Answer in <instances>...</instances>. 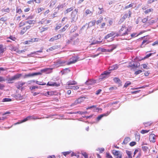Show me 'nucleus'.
I'll return each instance as SVG.
<instances>
[{"label": "nucleus", "instance_id": "1", "mask_svg": "<svg viewBox=\"0 0 158 158\" xmlns=\"http://www.w3.org/2000/svg\"><path fill=\"white\" fill-rule=\"evenodd\" d=\"M21 76L22 74H17L12 77L8 79V83H13V82H11V81L18 80Z\"/></svg>", "mask_w": 158, "mask_h": 158}, {"label": "nucleus", "instance_id": "2", "mask_svg": "<svg viewBox=\"0 0 158 158\" xmlns=\"http://www.w3.org/2000/svg\"><path fill=\"white\" fill-rule=\"evenodd\" d=\"M78 19L77 15L76 13L74 12H72L71 14V22H75Z\"/></svg>", "mask_w": 158, "mask_h": 158}, {"label": "nucleus", "instance_id": "3", "mask_svg": "<svg viewBox=\"0 0 158 158\" xmlns=\"http://www.w3.org/2000/svg\"><path fill=\"white\" fill-rule=\"evenodd\" d=\"M41 73L40 72H39L38 73H29L28 74H25L24 76V78H26L27 77H31L35 76L41 75Z\"/></svg>", "mask_w": 158, "mask_h": 158}, {"label": "nucleus", "instance_id": "4", "mask_svg": "<svg viewBox=\"0 0 158 158\" xmlns=\"http://www.w3.org/2000/svg\"><path fill=\"white\" fill-rule=\"evenodd\" d=\"M85 98L84 97H80L78 98L76 101H75L74 103L73 104V105H77L78 104L82 102Z\"/></svg>", "mask_w": 158, "mask_h": 158}, {"label": "nucleus", "instance_id": "5", "mask_svg": "<svg viewBox=\"0 0 158 158\" xmlns=\"http://www.w3.org/2000/svg\"><path fill=\"white\" fill-rule=\"evenodd\" d=\"M110 72H108L107 71H105L102 73L100 76V79H102L104 78H106L107 77V76L108 75Z\"/></svg>", "mask_w": 158, "mask_h": 158}, {"label": "nucleus", "instance_id": "6", "mask_svg": "<svg viewBox=\"0 0 158 158\" xmlns=\"http://www.w3.org/2000/svg\"><path fill=\"white\" fill-rule=\"evenodd\" d=\"M31 27V26L30 25H28L23 27L20 33V34L23 35L27 30L29 29Z\"/></svg>", "mask_w": 158, "mask_h": 158}, {"label": "nucleus", "instance_id": "7", "mask_svg": "<svg viewBox=\"0 0 158 158\" xmlns=\"http://www.w3.org/2000/svg\"><path fill=\"white\" fill-rule=\"evenodd\" d=\"M110 113V112H107L106 113L100 115L98 116L97 118V120L99 121L104 116H108Z\"/></svg>", "mask_w": 158, "mask_h": 158}, {"label": "nucleus", "instance_id": "8", "mask_svg": "<svg viewBox=\"0 0 158 158\" xmlns=\"http://www.w3.org/2000/svg\"><path fill=\"white\" fill-rule=\"evenodd\" d=\"M61 37V35L60 34H59L57 35L53 36L52 38H51L49 40V41L52 42L54 41L55 40H57L59 38H60Z\"/></svg>", "mask_w": 158, "mask_h": 158}, {"label": "nucleus", "instance_id": "9", "mask_svg": "<svg viewBox=\"0 0 158 158\" xmlns=\"http://www.w3.org/2000/svg\"><path fill=\"white\" fill-rule=\"evenodd\" d=\"M65 63V61L61 60H58L56 63V65L57 67L63 66L64 65V64Z\"/></svg>", "mask_w": 158, "mask_h": 158}, {"label": "nucleus", "instance_id": "10", "mask_svg": "<svg viewBox=\"0 0 158 158\" xmlns=\"http://www.w3.org/2000/svg\"><path fill=\"white\" fill-rule=\"evenodd\" d=\"M47 85L50 86H60V84H57L56 82H48L47 84Z\"/></svg>", "mask_w": 158, "mask_h": 158}, {"label": "nucleus", "instance_id": "11", "mask_svg": "<svg viewBox=\"0 0 158 158\" xmlns=\"http://www.w3.org/2000/svg\"><path fill=\"white\" fill-rule=\"evenodd\" d=\"M155 135L154 134H151L149 135V139L151 142L154 143L156 141Z\"/></svg>", "mask_w": 158, "mask_h": 158}, {"label": "nucleus", "instance_id": "12", "mask_svg": "<svg viewBox=\"0 0 158 158\" xmlns=\"http://www.w3.org/2000/svg\"><path fill=\"white\" fill-rule=\"evenodd\" d=\"M96 82L95 80H87L85 82V84L86 85H93Z\"/></svg>", "mask_w": 158, "mask_h": 158}, {"label": "nucleus", "instance_id": "13", "mask_svg": "<svg viewBox=\"0 0 158 158\" xmlns=\"http://www.w3.org/2000/svg\"><path fill=\"white\" fill-rule=\"evenodd\" d=\"M118 66L117 64H115L110 66L109 68V71H112L116 70L118 68Z\"/></svg>", "mask_w": 158, "mask_h": 158}, {"label": "nucleus", "instance_id": "14", "mask_svg": "<svg viewBox=\"0 0 158 158\" xmlns=\"http://www.w3.org/2000/svg\"><path fill=\"white\" fill-rule=\"evenodd\" d=\"M96 21L95 20H93L89 23L87 29H88L95 25Z\"/></svg>", "mask_w": 158, "mask_h": 158}, {"label": "nucleus", "instance_id": "15", "mask_svg": "<svg viewBox=\"0 0 158 158\" xmlns=\"http://www.w3.org/2000/svg\"><path fill=\"white\" fill-rule=\"evenodd\" d=\"M72 60L67 63V65H70L71 64L75 63L77 61V59L75 57L73 58Z\"/></svg>", "mask_w": 158, "mask_h": 158}, {"label": "nucleus", "instance_id": "16", "mask_svg": "<svg viewBox=\"0 0 158 158\" xmlns=\"http://www.w3.org/2000/svg\"><path fill=\"white\" fill-rule=\"evenodd\" d=\"M55 93L56 92L54 91H51L50 92L48 91L46 93H45L44 94V95L45 96H47V95H50V96H52L53 95H55Z\"/></svg>", "mask_w": 158, "mask_h": 158}, {"label": "nucleus", "instance_id": "17", "mask_svg": "<svg viewBox=\"0 0 158 158\" xmlns=\"http://www.w3.org/2000/svg\"><path fill=\"white\" fill-rule=\"evenodd\" d=\"M115 35L114 32L112 31L110 34L107 35L104 38L105 39H106L110 37H112V36Z\"/></svg>", "mask_w": 158, "mask_h": 158}, {"label": "nucleus", "instance_id": "18", "mask_svg": "<svg viewBox=\"0 0 158 158\" xmlns=\"http://www.w3.org/2000/svg\"><path fill=\"white\" fill-rule=\"evenodd\" d=\"M36 22V21L35 20H29L26 21V23H28L29 24H34Z\"/></svg>", "mask_w": 158, "mask_h": 158}, {"label": "nucleus", "instance_id": "19", "mask_svg": "<svg viewBox=\"0 0 158 158\" xmlns=\"http://www.w3.org/2000/svg\"><path fill=\"white\" fill-rule=\"evenodd\" d=\"M58 48V46L57 45L53 46L50 48H49L47 49V52H49V51H52L54 50L57 48Z\"/></svg>", "mask_w": 158, "mask_h": 158}, {"label": "nucleus", "instance_id": "20", "mask_svg": "<svg viewBox=\"0 0 158 158\" xmlns=\"http://www.w3.org/2000/svg\"><path fill=\"white\" fill-rule=\"evenodd\" d=\"M77 84V82L75 81H69L67 83V85H76Z\"/></svg>", "mask_w": 158, "mask_h": 158}, {"label": "nucleus", "instance_id": "21", "mask_svg": "<svg viewBox=\"0 0 158 158\" xmlns=\"http://www.w3.org/2000/svg\"><path fill=\"white\" fill-rule=\"evenodd\" d=\"M98 9L99 10V11L97 13V14L99 15L103 13L104 12V10L103 8L102 7H99L98 8Z\"/></svg>", "mask_w": 158, "mask_h": 158}, {"label": "nucleus", "instance_id": "22", "mask_svg": "<svg viewBox=\"0 0 158 158\" xmlns=\"http://www.w3.org/2000/svg\"><path fill=\"white\" fill-rule=\"evenodd\" d=\"M130 138L128 137H126L125 138V139H124V140L123 141L122 144L123 143L124 144H126L128 142H129L130 141Z\"/></svg>", "mask_w": 158, "mask_h": 158}, {"label": "nucleus", "instance_id": "23", "mask_svg": "<svg viewBox=\"0 0 158 158\" xmlns=\"http://www.w3.org/2000/svg\"><path fill=\"white\" fill-rule=\"evenodd\" d=\"M74 7H72L70 8L67 9L66 10L64 11V13L65 14H67L70 11H72L74 9Z\"/></svg>", "mask_w": 158, "mask_h": 158}, {"label": "nucleus", "instance_id": "24", "mask_svg": "<svg viewBox=\"0 0 158 158\" xmlns=\"http://www.w3.org/2000/svg\"><path fill=\"white\" fill-rule=\"evenodd\" d=\"M4 51V48L3 45H0V56H1V55L2 54Z\"/></svg>", "mask_w": 158, "mask_h": 158}, {"label": "nucleus", "instance_id": "25", "mask_svg": "<svg viewBox=\"0 0 158 158\" xmlns=\"http://www.w3.org/2000/svg\"><path fill=\"white\" fill-rule=\"evenodd\" d=\"M113 154L115 156H118L120 155V152L119 151L113 150L112 151Z\"/></svg>", "mask_w": 158, "mask_h": 158}, {"label": "nucleus", "instance_id": "26", "mask_svg": "<svg viewBox=\"0 0 158 158\" xmlns=\"http://www.w3.org/2000/svg\"><path fill=\"white\" fill-rule=\"evenodd\" d=\"M103 19V17L101 16L99 18V19L96 22V23L97 25H98L99 23L102 22Z\"/></svg>", "mask_w": 158, "mask_h": 158}, {"label": "nucleus", "instance_id": "27", "mask_svg": "<svg viewBox=\"0 0 158 158\" xmlns=\"http://www.w3.org/2000/svg\"><path fill=\"white\" fill-rule=\"evenodd\" d=\"M69 26V24H66L63 28L60 30V32H62L65 31L66 29Z\"/></svg>", "mask_w": 158, "mask_h": 158}, {"label": "nucleus", "instance_id": "28", "mask_svg": "<svg viewBox=\"0 0 158 158\" xmlns=\"http://www.w3.org/2000/svg\"><path fill=\"white\" fill-rule=\"evenodd\" d=\"M112 48H111L110 49H108L107 50H106V51L108 52H112L114 49H115L116 47L117 46L114 45H113L112 46Z\"/></svg>", "mask_w": 158, "mask_h": 158}, {"label": "nucleus", "instance_id": "29", "mask_svg": "<svg viewBox=\"0 0 158 158\" xmlns=\"http://www.w3.org/2000/svg\"><path fill=\"white\" fill-rule=\"evenodd\" d=\"M126 153L128 155V158H132L131 156V152L130 151L127 150Z\"/></svg>", "mask_w": 158, "mask_h": 158}, {"label": "nucleus", "instance_id": "30", "mask_svg": "<svg viewBox=\"0 0 158 158\" xmlns=\"http://www.w3.org/2000/svg\"><path fill=\"white\" fill-rule=\"evenodd\" d=\"M26 21L25 22H21L19 24V27H22L24 26L26 24V23H25Z\"/></svg>", "mask_w": 158, "mask_h": 158}, {"label": "nucleus", "instance_id": "31", "mask_svg": "<svg viewBox=\"0 0 158 158\" xmlns=\"http://www.w3.org/2000/svg\"><path fill=\"white\" fill-rule=\"evenodd\" d=\"M149 43V42L147 40H144L143 41L142 44L141 45V48L144 47V46H142V45L143 44H148Z\"/></svg>", "mask_w": 158, "mask_h": 158}, {"label": "nucleus", "instance_id": "32", "mask_svg": "<svg viewBox=\"0 0 158 158\" xmlns=\"http://www.w3.org/2000/svg\"><path fill=\"white\" fill-rule=\"evenodd\" d=\"M11 101V99L9 98H4L2 100L3 102H10Z\"/></svg>", "mask_w": 158, "mask_h": 158}, {"label": "nucleus", "instance_id": "33", "mask_svg": "<svg viewBox=\"0 0 158 158\" xmlns=\"http://www.w3.org/2000/svg\"><path fill=\"white\" fill-rule=\"evenodd\" d=\"M114 82L116 83H119L120 81V79L118 78L115 77L113 79Z\"/></svg>", "mask_w": 158, "mask_h": 158}, {"label": "nucleus", "instance_id": "34", "mask_svg": "<svg viewBox=\"0 0 158 158\" xmlns=\"http://www.w3.org/2000/svg\"><path fill=\"white\" fill-rule=\"evenodd\" d=\"M106 50L104 49V48H98V49L97 50V51H101L102 52H106Z\"/></svg>", "mask_w": 158, "mask_h": 158}, {"label": "nucleus", "instance_id": "35", "mask_svg": "<svg viewBox=\"0 0 158 158\" xmlns=\"http://www.w3.org/2000/svg\"><path fill=\"white\" fill-rule=\"evenodd\" d=\"M70 88L73 89L74 90H77L79 88V87L77 85L71 86Z\"/></svg>", "mask_w": 158, "mask_h": 158}, {"label": "nucleus", "instance_id": "36", "mask_svg": "<svg viewBox=\"0 0 158 158\" xmlns=\"http://www.w3.org/2000/svg\"><path fill=\"white\" fill-rule=\"evenodd\" d=\"M133 4L131 3V4H129V5L127 6H125V9H127L130 7H131L133 6Z\"/></svg>", "mask_w": 158, "mask_h": 158}, {"label": "nucleus", "instance_id": "37", "mask_svg": "<svg viewBox=\"0 0 158 158\" xmlns=\"http://www.w3.org/2000/svg\"><path fill=\"white\" fill-rule=\"evenodd\" d=\"M131 84V82L129 81H127L124 85L125 87H127L129 85Z\"/></svg>", "mask_w": 158, "mask_h": 158}, {"label": "nucleus", "instance_id": "38", "mask_svg": "<svg viewBox=\"0 0 158 158\" xmlns=\"http://www.w3.org/2000/svg\"><path fill=\"white\" fill-rule=\"evenodd\" d=\"M142 149L144 151L146 152L147 151L148 148L147 146H142Z\"/></svg>", "mask_w": 158, "mask_h": 158}, {"label": "nucleus", "instance_id": "39", "mask_svg": "<svg viewBox=\"0 0 158 158\" xmlns=\"http://www.w3.org/2000/svg\"><path fill=\"white\" fill-rule=\"evenodd\" d=\"M12 50L17 53L19 52V50L16 48L15 47H13Z\"/></svg>", "mask_w": 158, "mask_h": 158}, {"label": "nucleus", "instance_id": "40", "mask_svg": "<svg viewBox=\"0 0 158 158\" xmlns=\"http://www.w3.org/2000/svg\"><path fill=\"white\" fill-rule=\"evenodd\" d=\"M85 13H86V15L89 14H92V12L89 9H87L85 10Z\"/></svg>", "mask_w": 158, "mask_h": 158}, {"label": "nucleus", "instance_id": "41", "mask_svg": "<svg viewBox=\"0 0 158 158\" xmlns=\"http://www.w3.org/2000/svg\"><path fill=\"white\" fill-rule=\"evenodd\" d=\"M153 10V9H147V10H145L144 11V13L145 14H147L149 12H150L151 11H152Z\"/></svg>", "mask_w": 158, "mask_h": 158}, {"label": "nucleus", "instance_id": "42", "mask_svg": "<svg viewBox=\"0 0 158 158\" xmlns=\"http://www.w3.org/2000/svg\"><path fill=\"white\" fill-rule=\"evenodd\" d=\"M149 131V130H143L141 131V133H142L143 134H144L148 132Z\"/></svg>", "mask_w": 158, "mask_h": 158}, {"label": "nucleus", "instance_id": "43", "mask_svg": "<svg viewBox=\"0 0 158 158\" xmlns=\"http://www.w3.org/2000/svg\"><path fill=\"white\" fill-rule=\"evenodd\" d=\"M66 70H68L69 72L70 71V70H69V69L68 68H65L63 69V70L61 71V72L63 74H64L65 73V71Z\"/></svg>", "mask_w": 158, "mask_h": 158}, {"label": "nucleus", "instance_id": "44", "mask_svg": "<svg viewBox=\"0 0 158 158\" xmlns=\"http://www.w3.org/2000/svg\"><path fill=\"white\" fill-rule=\"evenodd\" d=\"M5 79L4 77L0 76V82L5 81Z\"/></svg>", "mask_w": 158, "mask_h": 158}, {"label": "nucleus", "instance_id": "45", "mask_svg": "<svg viewBox=\"0 0 158 158\" xmlns=\"http://www.w3.org/2000/svg\"><path fill=\"white\" fill-rule=\"evenodd\" d=\"M142 72V71L141 70H139L137 71H136L135 73V74L136 75H137L141 73Z\"/></svg>", "mask_w": 158, "mask_h": 158}, {"label": "nucleus", "instance_id": "46", "mask_svg": "<svg viewBox=\"0 0 158 158\" xmlns=\"http://www.w3.org/2000/svg\"><path fill=\"white\" fill-rule=\"evenodd\" d=\"M144 125L145 127H147L149 126H150L151 124V123H150L149 122H148L144 123Z\"/></svg>", "mask_w": 158, "mask_h": 158}, {"label": "nucleus", "instance_id": "47", "mask_svg": "<svg viewBox=\"0 0 158 158\" xmlns=\"http://www.w3.org/2000/svg\"><path fill=\"white\" fill-rule=\"evenodd\" d=\"M136 144V142L133 141L130 143V145L131 146H133L135 145Z\"/></svg>", "mask_w": 158, "mask_h": 158}, {"label": "nucleus", "instance_id": "48", "mask_svg": "<svg viewBox=\"0 0 158 158\" xmlns=\"http://www.w3.org/2000/svg\"><path fill=\"white\" fill-rule=\"evenodd\" d=\"M152 54V53H150L148 54L145 57H144L143 59H145L146 58H147L150 56Z\"/></svg>", "mask_w": 158, "mask_h": 158}, {"label": "nucleus", "instance_id": "49", "mask_svg": "<svg viewBox=\"0 0 158 158\" xmlns=\"http://www.w3.org/2000/svg\"><path fill=\"white\" fill-rule=\"evenodd\" d=\"M128 15L127 14H124L123 16L122 17V19L123 20H124L127 17Z\"/></svg>", "mask_w": 158, "mask_h": 158}, {"label": "nucleus", "instance_id": "50", "mask_svg": "<svg viewBox=\"0 0 158 158\" xmlns=\"http://www.w3.org/2000/svg\"><path fill=\"white\" fill-rule=\"evenodd\" d=\"M8 38L13 41H15L16 39L15 38L12 36H10Z\"/></svg>", "mask_w": 158, "mask_h": 158}, {"label": "nucleus", "instance_id": "51", "mask_svg": "<svg viewBox=\"0 0 158 158\" xmlns=\"http://www.w3.org/2000/svg\"><path fill=\"white\" fill-rule=\"evenodd\" d=\"M150 25V24L149 23V22H148L145 23L143 25V27H147Z\"/></svg>", "mask_w": 158, "mask_h": 158}, {"label": "nucleus", "instance_id": "52", "mask_svg": "<svg viewBox=\"0 0 158 158\" xmlns=\"http://www.w3.org/2000/svg\"><path fill=\"white\" fill-rule=\"evenodd\" d=\"M63 5L62 4L59 5L58 6L57 8L58 9V10L60 9H62L63 7Z\"/></svg>", "mask_w": 158, "mask_h": 158}, {"label": "nucleus", "instance_id": "53", "mask_svg": "<svg viewBox=\"0 0 158 158\" xmlns=\"http://www.w3.org/2000/svg\"><path fill=\"white\" fill-rule=\"evenodd\" d=\"M130 66V67L131 68H137L138 67V66L136 65H135V64H132V65L131 66Z\"/></svg>", "mask_w": 158, "mask_h": 158}, {"label": "nucleus", "instance_id": "54", "mask_svg": "<svg viewBox=\"0 0 158 158\" xmlns=\"http://www.w3.org/2000/svg\"><path fill=\"white\" fill-rule=\"evenodd\" d=\"M148 20V18H145L142 20V22L143 23H145Z\"/></svg>", "mask_w": 158, "mask_h": 158}, {"label": "nucleus", "instance_id": "55", "mask_svg": "<svg viewBox=\"0 0 158 158\" xmlns=\"http://www.w3.org/2000/svg\"><path fill=\"white\" fill-rule=\"evenodd\" d=\"M106 156L107 157H108V158H112V157L111 155L109 153H106Z\"/></svg>", "mask_w": 158, "mask_h": 158}, {"label": "nucleus", "instance_id": "56", "mask_svg": "<svg viewBox=\"0 0 158 158\" xmlns=\"http://www.w3.org/2000/svg\"><path fill=\"white\" fill-rule=\"evenodd\" d=\"M49 69L51 70V69H50L46 68V69H45L41 70V72H43V73L45 72H46V71H47Z\"/></svg>", "mask_w": 158, "mask_h": 158}, {"label": "nucleus", "instance_id": "57", "mask_svg": "<svg viewBox=\"0 0 158 158\" xmlns=\"http://www.w3.org/2000/svg\"><path fill=\"white\" fill-rule=\"evenodd\" d=\"M25 84V83H24V82H23L21 83L20 84L18 85V88L19 89L21 87Z\"/></svg>", "mask_w": 158, "mask_h": 158}, {"label": "nucleus", "instance_id": "58", "mask_svg": "<svg viewBox=\"0 0 158 158\" xmlns=\"http://www.w3.org/2000/svg\"><path fill=\"white\" fill-rule=\"evenodd\" d=\"M82 155L84 156L85 158H88V157L87 154L85 152L82 153Z\"/></svg>", "mask_w": 158, "mask_h": 158}, {"label": "nucleus", "instance_id": "59", "mask_svg": "<svg viewBox=\"0 0 158 158\" xmlns=\"http://www.w3.org/2000/svg\"><path fill=\"white\" fill-rule=\"evenodd\" d=\"M5 87V86L3 84H0V89L2 90L3 88Z\"/></svg>", "mask_w": 158, "mask_h": 158}, {"label": "nucleus", "instance_id": "60", "mask_svg": "<svg viewBox=\"0 0 158 158\" xmlns=\"http://www.w3.org/2000/svg\"><path fill=\"white\" fill-rule=\"evenodd\" d=\"M44 10V8H39L38 10V13H39L41 12L42 11Z\"/></svg>", "mask_w": 158, "mask_h": 158}, {"label": "nucleus", "instance_id": "61", "mask_svg": "<svg viewBox=\"0 0 158 158\" xmlns=\"http://www.w3.org/2000/svg\"><path fill=\"white\" fill-rule=\"evenodd\" d=\"M55 2L54 1H52L51 2L50 4V6H53L54 5H55Z\"/></svg>", "mask_w": 158, "mask_h": 158}, {"label": "nucleus", "instance_id": "62", "mask_svg": "<svg viewBox=\"0 0 158 158\" xmlns=\"http://www.w3.org/2000/svg\"><path fill=\"white\" fill-rule=\"evenodd\" d=\"M102 91V90L101 89H99L97 91H96V95H98L99 94L101 91Z\"/></svg>", "mask_w": 158, "mask_h": 158}, {"label": "nucleus", "instance_id": "63", "mask_svg": "<svg viewBox=\"0 0 158 158\" xmlns=\"http://www.w3.org/2000/svg\"><path fill=\"white\" fill-rule=\"evenodd\" d=\"M0 20L5 22L6 21V17H2L1 18Z\"/></svg>", "mask_w": 158, "mask_h": 158}, {"label": "nucleus", "instance_id": "64", "mask_svg": "<svg viewBox=\"0 0 158 158\" xmlns=\"http://www.w3.org/2000/svg\"><path fill=\"white\" fill-rule=\"evenodd\" d=\"M77 29V27H75L74 29H72L71 31L70 32L72 33L73 32H74Z\"/></svg>", "mask_w": 158, "mask_h": 158}]
</instances>
